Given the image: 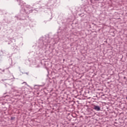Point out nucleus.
Returning a JSON list of instances; mask_svg holds the SVG:
<instances>
[{
	"label": "nucleus",
	"instance_id": "f257e3e1",
	"mask_svg": "<svg viewBox=\"0 0 127 127\" xmlns=\"http://www.w3.org/2000/svg\"><path fill=\"white\" fill-rule=\"evenodd\" d=\"M94 110H95V111H100L101 110V108L98 106L94 105Z\"/></svg>",
	"mask_w": 127,
	"mask_h": 127
}]
</instances>
